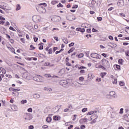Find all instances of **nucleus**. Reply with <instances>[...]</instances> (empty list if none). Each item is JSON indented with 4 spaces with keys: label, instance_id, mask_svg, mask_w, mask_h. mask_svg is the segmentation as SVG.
I'll return each instance as SVG.
<instances>
[{
    "label": "nucleus",
    "instance_id": "1",
    "mask_svg": "<svg viewBox=\"0 0 129 129\" xmlns=\"http://www.w3.org/2000/svg\"><path fill=\"white\" fill-rule=\"evenodd\" d=\"M40 6H44V7H47V4L46 3L39 4L36 7V9L37 12H39L40 14H46L47 10H46V9L45 8V7L43 6L41 7Z\"/></svg>",
    "mask_w": 129,
    "mask_h": 129
},
{
    "label": "nucleus",
    "instance_id": "2",
    "mask_svg": "<svg viewBox=\"0 0 129 129\" xmlns=\"http://www.w3.org/2000/svg\"><path fill=\"white\" fill-rule=\"evenodd\" d=\"M60 85L63 87H68L70 85V83L68 82L67 80H61L59 82Z\"/></svg>",
    "mask_w": 129,
    "mask_h": 129
},
{
    "label": "nucleus",
    "instance_id": "3",
    "mask_svg": "<svg viewBox=\"0 0 129 129\" xmlns=\"http://www.w3.org/2000/svg\"><path fill=\"white\" fill-rule=\"evenodd\" d=\"M66 19L68 21H74L75 20V16L72 13H71L66 16Z\"/></svg>",
    "mask_w": 129,
    "mask_h": 129
},
{
    "label": "nucleus",
    "instance_id": "4",
    "mask_svg": "<svg viewBox=\"0 0 129 129\" xmlns=\"http://www.w3.org/2000/svg\"><path fill=\"white\" fill-rule=\"evenodd\" d=\"M101 62L102 65L105 66V67H109V61H108V60H106L105 58L102 59Z\"/></svg>",
    "mask_w": 129,
    "mask_h": 129
},
{
    "label": "nucleus",
    "instance_id": "5",
    "mask_svg": "<svg viewBox=\"0 0 129 129\" xmlns=\"http://www.w3.org/2000/svg\"><path fill=\"white\" fill-rule=\"evenodd\" d=\"M109 95L111 98H116V97H117V95H116V94L114 91L110 92Z\"/></svg>",
    "mask_w": 129,
    "mask_h": 129
},
{
    "label": "nucleus",
    "instance_id": "6",
    "mask_svg": "<svg viewBox=\"0 0 129 129\" xmlns=\"http://www.w3.org/2000/svg\"><path fill=\"white\" fill-rule=\"evenodd\" d=\"M33 19L35 20V22H37V23L41 21V17L39 15H35L33 16Z\"/></svg>",
    "mask_w": 129,
    "mask_h": 129
},
{
    "label": "nucleus",
    "instance_id": "7",
    "mask_svg": "<svg viewBox=\"0 0 129 129\" xmlns=\"http://www.w3.org/2000/svg\"><path fill=\"white\" fill-rule=\"evenodd\" d=\"M27 117L25 118V119L26 120H30V119H32L33 116H32V114L29 113H26ZM28 117H29V118H28Z\"/></svg>",
    "mask_w": 129,
    "mask_h": 129
},
{
    "label": "nucleus",
    "instance_id": "8",
    "mask_svg": "<svg viewBox=\"0 0 129 129\" xmlns=\"http://www.w3.org/2000/svg\"><path fill=\"white\" fill-rule=\"evenodd\" d=\"M33 79L34 81H37V82H41V81H42V79L38 77H34L33 78Z\"/></svg>",
    "mask_w": 129,
    "mask_h": 129
},
{
    "label": "nucleus",
    "instance_id": "9",
    "mask_svg": "<svg viewBox=\"0 0 129 129\" xmlns=\"http://www.w3.org/2000/svg\"><path fill=\"white\" fill-rule=\"evenodd\" d=\"M76 31H78V32H81V33H84V32H85V29L81 28H77Z\"/></svg>",
    "mask_w": 129,
    "mask_h": 129
},
{
    "label": "nucleus",
    "instance_id": "10",
    "mask_svg": "<svg viewBox=\"0 0 129 129\" xmlns=\"http://www.w3.org/2000/svg\"><path fill=\"white\" fill-rule=\"evenodd\" d=\"M59 107L55 106L52 109V111L54 112V113H55V112H57V111H59Z\"/></svg>",
    "mask_w": 129,
    "mask_h": 129
},
{
    "label": "nucleus",
    "instance_id": "11",
    "mask_svg": "<svg viewBox=\"0 0 129 129\" xmlns=\"http://www.w3.org/2000/svg\"><path fill=\"white\" fill-rule=\"evenodd\" d=\"M117 5L118 7H122V6H123L124 5L123 1L122 0L119 1L117 3Z\"/></svg>",
    "mask_w": 129,
    "mask_h": 129
},
{
    "label": "nucleus",
    "instance_id": "12",
    "mask_svg": "<svg viewBox=\"0 0 129 129\" xmlns=\"http://www.w3.org/2000/svg\"><path fill=\"white\" fill-rule=\"evenodd\" d=\"M33 96V98H35V99H38L40 97V96L39 95V94H34Z\"/></svg>",
    "mask_w": 129,
    "mask_h": 129
},
{
    "label": "nucleus",
    "instance_id": "13",
    "mask_svg": "<svg viewBox=\"0 0 129 129\" xmlns=\"http://www.w3.org/2000/svg\"><path fill=\"white\" fill-rule=\"evenodd\" d=\"M11 109L13 111H17L18 110V107L16 105H13L11 106Z\"/></svg>",
    "mask_w": 129,
    "mask_h": 129
},
{
    "label": "nucleus",
    "instance_id": "14",
    "mask_svg": "<svg viewBox=\"0 0 129 129\" xmlns=\"http://www.w3.org/2000/svg\"><path fill=\"white\" fill-rule=\"evenodd\" d=\"M97 55H99L98 53H92L91 54V57H92V58H97Z\"/></svg>",
    "mask_w": 129,
    "mask_h": 129
},
{
    "label": "nucleus",
    "instance_id": "15",
    "mask_svg": "<svg viewBox=\"0 0 129 129\" xmlns=\"http://www.w3.org/2000/svg\"><path fill=\"white\" fill-rule=\"evenodd\" d=\"M45 91H47L48 92H51V91H52V89L51 88H48L47 87H44L43 89Z\"/></svg>",
    "mask_w": 129,
    "mask_h": 129
},
{
    "label": "nucleus",
    "instance_id": "16",
    "mask_svg": "<svg viewBox=\"0 0 129 129\" xmlns=\"http://www.w3.org/2000/svg\"><path fill=\"white\" fill-rule=\"evenodd\" d=\"M96 112H97V111H91L90 112H89L87 114V115H91V114L96 113Z\"/></svg>",
    "mask_w": 129,
    "mask_h": 129
},
{
    "label": "nucleus",
    "instance_id": "17",
    "mask_svg": "<svg viewBox=\"0 0 129 129\" xmlns=\"http://www.w3.org/2000/svg\"><path fill=\"white\" fill-rule=\"evenodd\" d=\"M22 75L23 78H28V73H24L22 74Z\"/></svg>",
    "mask_w": 129,
    "mask_h": 129
},
{
    "label": "nucleus",
    "instance_id": "18",
    "mask_svg": "<svg viewBox=\"0 0 129 129\" xmlns=\"http://www.w3.org/2000/svg\"><path fill=\"white\" fill-rule=\"evenodd\" d=\"M46 120L47 122H51L52 121V118L50 116L47 117Z\"/></svg>",
    "mask_w": 129,
    "mask_h": 129
},
{
    "label": "nucleus",
    "instance_id": "19",
    "mask_svg": "<svg viewBox=\"0 0 129 129\" xmlns=\"http://www.w3.org/2000/svg\"><path fill=\"white\" fill-rule=\"evenodd\" d=\"M75 50V47H72L71 49H70L68 51V54H70V53H72V52H73V51Z\"/></svg>",
    "mask_w": 129,
    "mask_h": 129
},
{
    "label": "nucleus",
    "instance_id": "20",
    "mask_svg": "<svg viewBox=\"0 0 129 129\" xmlns=\"http://www.w3.org/2000/svg\"><path fill=\"white\" fill-rule=\"evenodd\" d=\"M44 66H49V67H53L54 66V64H50V62H45Z\"/></svg>",
    "mask_w": 129,
    "mask_h": 129
},
{
    "label": "nucleus",
    "instance_id": "21",
    "mask_svg": "<svg viewBox=\"0 0 129 129\" xmlns=\"http://www.w3.org/2000/svg\"><path fill=\"white\" fill-rule=\"evenodd\" d=\"M109 47H111V48H114V47H116V44H111V43H109L108 44Z\"/></svg>",
    "mask_w": 129,
    "mask_h": 129
},
{
    "label": "nucleus",
    "instance_id": "22",
    "mask_svg": "<svg viewBox=\"0 0 129 129\" xmlns=\"http://www.w3.org/2000/svg\"><path fill=\"white\" fill-rule=\"evenodd\" d=\"M60 116H53V120H59Z\"/></svg>",
    "mask_w": 129,
    "mask_h": 129
},
{
    "label": "nucleus",
    "instance_id": "23",
    "mask_svg": "<svg viewBox=\"0 0 129 129\" xmlns=\"http://www.w3.org/2000/svg\"><path fill=\"white\" fill-rule=\"evenodd\" d=\"M1 70L3 74H6V73H7V71L3 68H1Z\"/></svg>",
    "mask_w": 129,
    "mask_h": 129
},
{
    "label": "nucleus",
    "instance_id": "24",
    "mask_svg": "<svg viewBox=\"0 0 129 129\" xmlns=\"http://www.w3.org/2000/svg\"><path fill=\"white\" fill-rule=\"evenodd\" d=\"M62 40L63 43H64V44L68 43V39L67 38H64V39H62Z\"/></svg>",
    "mask_w": 129,
    "mask_h": 129
},
{
    "label": "nucleus",
    "instance_id": "25",
    "mask_svg": "<svg viewBox=\"0 0 129 129\" xmlns=\"http://www.w3.org/2000/svg\"><path fill=\"white\" fill-rule=\"evenodd\" d=\"M21 10V6L19 4L16 6V11H20Z\"/></svg>",
    "mask_w": 129,
    "mask_h": 129
},
{
    "label": "nucleus",
    "instance_id": "26",
    "mask_svg": "<svg viewBox=\"0 0 129 129\" xmlns=\"http://www.w3.org/2000/svg\"><path fill=\"white\" fill-rule=\"evenodd\" d=\"M118 63L120 64V65H122V62H123V59H119L118 60Z\"/></svg>",
    "mask_w": 129,
    "mask_h": 129
},
{
    "label": "nucleus",
    "instance_id": "27",
    "mask_svg": "<svg viewBox=\"0 0 129 129\" xmlns=\"http://www.w3.org/2000/svg\"><path fill=\"white\" fill-rule=\"evenodd\" d=\"M55 19H56V20H57L58 22H60V21H61V17L60 16H56Z\"/></svg>",
    "mask_w": 129,
    "mask_h": 129
},
{
    "label": "nucleus",
    "instance_id": "28",
    "mask_svg": "<svg viewBox=\"0 0 129 129\" xmlns=\"http://www.w3.org/2000/svg\"><path fill=\"white\" fill-rule=\"evenodd\" d=\"M78 56V58H82L83 56H84V54L81 53L79 54V55H77V56Z\"/></svg>",
    "mask_w": 129,
    "mask_h": 129
},
{
    "label": "nucleus",
    "instance_id": "29",
    "mask_svg": "<svg viewBox=\"0 0 129 129\" xmlns=\"http://www.w3.org/2000/svg\"><path fill=\"white\" fill-rule=\"evenodd\" d=\"M21 104H25V103H27V100H22L21 101Z\"/></svg>",
    "mask_w": 129,
    "mask_h": 129
},
{
    "label": "nucleus",
    "instance_id": "30",
    "mask_svg": "<svg viewBox=\"0 0 129 129\" xmlns=\"http://www.w3.org/2000/svg\"><path fill=\"white\" fill-rule=\"evenodd\" d=\"M98 67L99 68H101V69H103V70H106V69L105 68H104V67H103V66H101V65H99L98 66Z\"/></svg>",
    "mask_w": 129,
    "mask_h": 129
},
{
    "label": "nucleus",
    "instance_id": "31",
    "mask_svg": "<svg viewBox=\"0 0 129 129\" xmlns=\"http://www.w3.org/2000/svg\"><path fill=\"white\" fill-rule=\"evenodd\" d=\"M57 8H63L64 6L61 4V3H59L58 5H57Z\"/></svg>",
    "mask_w": 129,
    "mask_h": 129
},
{
    "label": "nucleus",
    "instance_id": "32",
    "mask_svg": "<svg viewBox=\"0 0 129 129\" xmlns=\"http://www.w3.org/2000/svg\"><path fill=\"white\" fill-rule=\"evenodd\" d=\"M27 111H28V112H33V109H32V108H29L27 109Z\"/></svg>",
    "mask_w": 129,
    "mask_h": 129
},
{
    "label": "nucleus",
    "instance_id": "33",
    "mask_svg": "<svg viewBox=\"0 0 129 129\" xmlns=\"http://www.w3.org/2000/svg\"><path fill=\"white\" fill-rule=\"evenodd\" d=\"M82 112H86L87 111V108H84L82 110Z\"/></svg>",
    "mask_w": 129,
    "mask_h": 129
},
{
    "label": "nucleus",
    "instance_id": "34",
    "mask_svg": "<svg viewBox=\"0 0 129 129\" xmlns=\"http://www.w3.org/2000/svg\"><path fill=\"white\" fill-rule=\"evenodd\" d=\"M79 79L80 81L82 82L84 80V78H83V77H80Z\"/></svg>",
    "mask_w": 129,
    "mask_h": 129
},
{
    "label": "nucleus",
    "instance_id": "35",
    "mask_svg": "<svg viewBox=\"0 0 129 129\" xmlns=\"http://www.w3.org/2000/svg\"><path fill=\"white\" fill-rule=\"evenodd\" d=\"M119 85L120 86H123V85H124V82L120 81L119 82Z\"/></svg>",
    "mask_w": 129,
    "mask_h": 129
},
{
    "label": "nucleus",
    "instance_id": "36",
    "mask_svg": "<svg viewBox=\"0 0 129 129\" xmlns=\"http://www.w3.org/2000/svg\"><path fill=\"white\" fill-rule=\"evenodd\" d=\"M30 48H32L31 49H30V50H34V49H36V47H34V45H31L30 46Z\"/></svg>",
    "mask_w": 129,
    "mask_h": 129
},
{
    "label": "nucleus",
    "instance_id": "37",
    "mask_svg": "<svg viewBox=\"0 0 129 129\" xmlns=\"http://www.w3.org/2000/svg\"><path fill=\"white\" fill-rule=\"evenodd\" d=\"M9 90L10 91H16V89H14V88H10Z\"/></svg>",
    "mask_w": 129,
    "mask_h": 129
},
{
    "label": "nucleus",
    "instance_id": "38",
    "mask_svg": "<svg viewBox=\"0 0 129 129\" xmlns=\"http://www.w3.org/2000/svg\"><path fill=\"white\" fill-rule=\"evenodd\" d=\"M119 113H120V114H122V113H123V108H120V109Z\"/></svg>",
    "mask_w": 129,
    "mask_h": 129
},
{
    "label": "nucleus",
    "instance_id": "39",
    "mask_svg": "<svg viewBox=\"0 0 129 129\" xmlns=\"http://www.w3.org/2000/svg\"><path fill=\"white\" fill-rule=\"evenodd\" d=\"M0 8H1V9H3V10H4V11L5 12H6V13H9V10L7 9H6V8H3L2 7H0Z\"/></svg>",
    "mask_w": 129,
    "mask_h": 129
},
{
    "label": "nucleus",
    "instance_id": "40",
    "mask_svg": "<svg viewBox=\"0 0 129 129\" xmlns=\"http://www.w3.org/2000/svg\"><path fill=\"white\" fill-rule=\"evenodd\" d=\"M75 44L74 42H72L69 44V47H73V45Z\"/></svg>",
    "mask_w": 129,
    "mask_h": 129
},
{
    "label": "nucleus",
    "instance_id": "41",
    "mask_svg": "<svg viewBox=\"0 0 129 129\" xmlns=\"http://www.w3.org/2000/svg\"><path fill=\"white\" fill-rule=\"evenodd\" d=\"M97 20L99 22L102 21V17H97Z\"/></svg>",
    "mask_w": 129,
    "mask_h": 129
},
{
    "label": "nucleus",
    "instance_id": "42",
    "mask_svg": "<svg viewBox=\"0 0 129 129\" xmlns=\"http://www.w3.org/2000/svg\"><path fill=\"white\" fill-rule=\"evenodd\" d=\"M78 8V5H75L73 6L72 9H77Z\"/></svg>",
    "mask_w": 129,
    "mask_h": 129
},
{
    "label": "nucleus",
    "instance_id": "43",
    "mask_svg": "<svg viewBox=\"0 0 129 129\" xmlns=\"http://www.w3.org/2000/svg\"><path fill=\"white\" fill-rule=\"evenodd\" d=\"M34 41V42H37L38 40H39V39L38 38V37H34L33 38Z\"/></svg>",
    "mask_w": 129,
    "mask_h": 129
},
{
    "label": "nucleus",
    "instance_id": "44",
    "mask_svg": "<svg viewBox=\"0 0 129 129\" xmlns=\"http://www.w3.org/2000/svg\"><path fill=\"white\" fill-rule=\"evenodd\" d=\"M117 83V79H115L114 81H113V84H116Z\"/></svg>",
    "mask_w": 129,
    "mask_h": 129
},
{
    "label": "nucleus",
    "instance_id": "45",
    "mask_svg": "<svg viewBox=\"0 0 129 129\" xmlns=\"http://www.w3.org/2000/svg\"><path fill=\"white\" fill-rule=\"evenodd\" d=\"M108 38L109 39V40H111V41L113 40V37H112V36L111 35L109 36Z\"/></svg>",
    "mask_w": 129,
    "mask_h": 129
},
{
    "label": "nucleus",
    "instance_id": "46",
    "mask_svg": "<svg viewBox=\"0 0 129 129\" xmlns=\"http://www.w3.org/2000/svg\"><path fill=\"white\" fill-rule=\"evenodd\" d=\"M43 47H44V46H43V45H40V46L39 47V50H43Z\"/></svg>",
    "mask_w": 129,
    "mask_h": 129
},
{
    "label": "nucleus",
    "instance_id": "47",
    "mask_svg": "<svg viewBox=\"0 0 129 129\" xmlns=\"http://www.w3.org/2000/svg\"><path fill=\"white\" fill-rule=\"evenodd\" d=\"M10 30H11L12 31H16V30L14 28V27L10 26L9 28Z\"/></svg>",
    "mask_w": 129,
    "mask_h": 129
},
{
    "label": "nucleus",
    "instance_id": "48",
    "mask_svg": "<svg viewBox=\"0 0 129 129\" xmlns=\"http://www.w3.org/2000/svg\"><path fill=\"white\" fill-rule=\"evenodd\" d=\"M78 68L79 69H86V67L83 66H81L80 67H79Z\"/></svg>",
    "mask_w": 129,
    "mask_h": 129
},
{
    "label": "nucleus",
    "instance_id": "49",
    "mask_svg": "<svg viewBox=\"0 0 129 129\" xmlns=\"http://www.w3.org/2000/svg\"><path fill=\"white\" fill-rule=\"evenodd\" d=\"M0 20H1V21H6V18L3 17L2 16H1Z\"/></svg>",
    "mask_w": 129,
    "mask_h": 129
},
{
    "label": "nucleus",
    "instance_id": "50",
    "mask_svg": "<svg viewBox=\"0 0 129 129\" xmlns=\"http://www.w3.org/2000/svg\"><path fill=\"white\" fill-rule=\"evenodd\" d=\"M116 67L117 68V69H118V70H120V66L119 65H116Z\"/></svg>",
    "mask_w": 129,
    "mask_h": 129
},
{
    "label": "nucleus",
    "instance_id": "51",
    "mask_svg": "<svg viewBox=\"0 0 129 129\" xmlns=\"http://www.w3.org/2000/svg\"><path fill=\"white\" fill-rule=\"evenodd\" d=\"M28 128L29 129H34V126L32 125H31L29 126Z\"/></svg>",
    "mask_w": 129,
    "mask_h": 129
},
{
    "label": "nucleus",
    "instance_id": "52",
    "mask_svg": "<svg viewBox=\"0 0 129 129\" xmlns=\"http://www.w3.org/2000/svg\"><path fill=\"white\" fill-rule=\"evenodd\" d=\"M52 48H50L49 50H48V54H52Z\"/></svg>",
    "mask_w": 129,
    "mask_h": 129
},
{
    "label": "nucleus",
    "instance_id": "53",
    "mask_svg": "<svg viewBox=\"0 0 129 129\" xmlns=\"http://www.w3.org/2000/svg\"><path fill=\"white\" fill-rule=\"evenodd\" d=\"M10 42L11 43V44H14V42H15V40H14V39H11L10 40Z\"/></svg>",
    "mask_w": 129,
    "mask_h": 129
},
{
    "label": "nucleus",
    "instance_id": "54",
    "mask_svg": "<svg viewBox=\"0 0 129 129\" xmlns=\"http://www.w3.org/2000/svg\"><path fill=\"white\" fill-rule=\"evenodd\" d=\"M101 55L102 56H103V57H104L105 58H106V56H107V54H106V53H102Z\"/></svg>",
    "mask_w": 129,
    "mask_h": 129
},
{
    "label": "nucleus",
    "instance_id": "55",
    "mask_svg": "<svg viewBox=\"0 0 129 129\" xmlns=\"http://www.w3.org/2000/svg\"><path fill=\"white\" fill-rule=\"evenodd\" d=\"M77 115H74V118L73 119V120L75 121L76 120V117H77Z\"/></svg>",
    "mask_w": 129,
    "mask_h": 129
},
{
    "label": "nucleus",
    "instance_id": "56",
    "mask_svg": "<svg viewBox=\"0 0 129 129\" xmlns=\"http://www.w3.org/2000/svg\"><path fill=\"white\" fill-rule=\"evenodd\" d=\"M54 40H55V41H57V42L58 41H59V39L58 38V37L54 36Z\"/></svg>",
    "mask_w": 129,
    "mask_h": 129
},
{
    "label": "nucleus",
    "instance_id": "57",
    "mask_svg": "<svg viewBox=\"0 0 129 129\" xmlns=\"http://www.w3.org/2000/svg\"><path fill=\"white\" fill-rule=\"evenodd\" d=\"M80 128H81V129H84V128H85V125H84V124H83V125H81Z\"/></svg>",
    "mask_w": 129,
    "mask_h": 129
},
{
    "label": "nucleus",
    "instance_id": "58",
    "mask_svg": "<svg viewBox=\"0 0 129 129\" xmlns=\"http://www.w3.org/2000/svg\"><path fill=\"white\" fill-rule=\"evenodd\" d=\"M80 73L81 74L85 73V71H84V70H81L80 71Z\"/></svg>",
    "mask_w": 129,
    "mask_h": 129
},
{
    "label": "nucleus",
    "instance_id": "59",
    "mask_svg": "<svg viewBox=\"0 0 129 129\" xmlns=\"http://www.w3.org/2000/svg\"><path fill=\"white\" fill-rule=\"evenodd\" d=\"M34 28L35 30H37L38 29V25L36 24L34 25Z\"/></svg>",
    "mask_w": 129,
    "mask_h": 129
},
{
    "label": "nucleus",
    "instance_id": "60",
    "mask_svg": "<svg viewBox=\"0 0 129 129\" xmlns=\"http://www.w3.org/2000/svg\"><path fill=\"white\" fill-rule=\"evenodd\" d=\"M123 46H127V45H128V43H127V42H123Z\"/></svg>",
    "mask_w": 129,
    "mask_h": 129
},
{
    "label": "nucleus",
    "instance_id": "61",
    "mask_svg": "<svg viewBox=\"0 0 129 129\" xmlns=\"http://www.w3.org/2000/svg\"><path fill=\"white\" fill-rule=\"evenodd\" d=\"M87 33H90L91 32V29H87Z\"/></svg>",
    "mask_w": 129,
    "mask_h": 129
},
{
    "label": "nucleus",
    "instance_id": "62",
    "mask_svg": "<svg viewBox=\"0 0 129 129\" xmlns=\"http://www.w3.org/2000/svg\"><path fill=\"white\" fill-rule=\"evenodd\" d=\"M92 32H97V30L96 29H94V28H92Z\"/></svg>",
    "mask_w": 129,
    "mask_h": 129
},
{
    "label": "nucleus",
    "instance_id": "63",
    "mask_svg": "<svg viewBox=\"0 0 129 129\" xmlns=\"http://www.w3.org/2000/svg\"><path fill=\"white\" fill-rule=\"evenodd\" d=\"M43 128H48V125H44L42 126Z\"/></svg>",
    "mask_w": 129,
    "mask_h": 129
},
{
    "label": "nucleus",
    "instance_id": "64",
    "mask_svg": "<svg viewBox=\"0 0 129 129\" xmlns=\"http://www.w3.org/2000/svg\"><path fill=\"white\" fill-rule=\"evenodd\" d=\"M125 54H126V56H129V51L125 52Z\"/></svg>",
    "mask_w": 129,
    "mask_h": 129
}]
</instances>
